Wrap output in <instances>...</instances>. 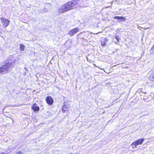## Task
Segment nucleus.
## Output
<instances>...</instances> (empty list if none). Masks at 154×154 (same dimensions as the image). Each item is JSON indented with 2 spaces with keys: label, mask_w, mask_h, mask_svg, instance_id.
I'll use <instances>...</instances> for the list:
<instances>
[{
  "label": "nucleus",
  "mask_w": 154,
  "mask_h": 154,
  "mask_svg": "<svg viewBox=\"0 0 154 154\" xmlns=\"http://www.w3.org/2000/svg\"><path fill=\"white\" fill-rule=\"evenodd\" d=\"M72 9L70 2L63 5L58 10V12L60 14L63 13L69 10Z\"/></svg>",
  "instance_id": "1"
},
{
  "label": "nucleus",
  "mask_w": 154,
  "mask_h": 154,
  "mask_svg": "<svg viewBox=\"0 0 154 154\" xmlns=\"http://www.w3.org/2000/svg\"><path fill=\"white\" fill-rule=\"evenodd\" d=\"M144 141L143 139H140L133 142L131 144V146L133 148H137V146L141 144Z\"/></svg>",
  "instance_id": "2"
},
{
  "label": "nucleus",
  "mask_w": 154,
  "mask_h": 154,
  "mask_svg": "<svg viewBox=\"0 0 154 154\" xmlns=\"http://www.w3.org/2000/svg\"><path fill=\"white\" fill-rule=\"evenodd\" d=\"M79 31V29L78 28H75L71 30L69 32L68 34L70 36H72L74 35L76 33Z\"/></svg>",
  "instance_id": "3"
},
{
  "label": "nucleus",
  "mask_w": 154,
  "mask_h": 154,
  "mask_svg": "<svg viewBox=\"0 0 154 154\" xmlns=\"http://www.w3.org/2000/svg\"><path fill=\"white\" fill-rule=\"evenodd\" d=\"M71 3V6L72 9H74L79 6L78 2L76 0H74L70 2Z\"/></svg>",
  "instance_id": "4"
},
{
  "label": "nucleus",
  "mask_w": 154,
  "mask_h": 154,
  "mask_svg": "<svg viewBox=\"0 0 154 154\" xmlns=\"http://www.w3.org/2000/svg\"><path fill=\"white\" fill-rule=\"evenodd\" d=\"M2 22L3 25L5 27H7L9 24V21L8 19L1 18Z\"/></svg>",
  "instance_id": "5"
},
{
  "label": "nucleus",
  "mask_w": 154,
  "mask_h": 154,
  "mask_svg": "<svg viewBox=\"0 0 154 154\" xmlns=\"http://www.w3.org/2000/svg\"><path fill=\"white\" fill-rule=\"evenodd\" d=\"M46 101L47 103L49 105H51L53 102L52 98L51 97H46Z\"/></svg>",
  "instance_id": "6"
},
{
  "label": "nucleus",
  "mask_w": 154,
  "mask_h": 154,
  "mask_svg": "<svg viewBox=\"0 0 154 154\" xmlns=\"http://www.w3.org/2000/svg\"><path fill=\"white\" fill-rule=\"evenodd\" d=\"M149 79L152 81H154V71H151L149 73Z\"/></svg>",
  "instance_id": "7"
},
{
  "label": "nucleus",
  "mask_w": 154,
  "mask_h": 154,
  "mask_svg": "<svg viewBox=\"0 0 154 154\" xmlns=\"http://www.w3.org/2000/svg\"><path fill=\"white\" fill-rule=\"evenodd\" d=\"M32 109L34 111H38L39 109V107L36 103H34L32 107Z\"/></svg>",
  "instance_id": "8"
},
{
  "label": "nucleus",
  "mask_w": 154,
  "mask_h": 154,
  "mask_svg": "<svg viewBox=\"0 0 154 154\" xmlns=\"http://www.w3.org/2000/svg\"><path fill=\"white\" fill-rule=\"evenodd\" d=\"M115 18L120 20L121 21H125L126 19L125 18L122 17H117L116 16L115 17Z\"/></svg>",
  "instance_id": "9"
},
{
  "label": "nucleus",
  "mask_w": 154,
  "mask_h": 154,
  "mask_svg": "<svg viewBox=\"0 0 154 154\" xmlns=\"http://www.w3.org/2000/svg\"><path fill=\"white\" fill-rule=\"evenodd\" d=\"M67 109L68 108L65 105L63 106L62 107V110L63 112L66 111Z\"/></svg>",
  "instance_id": "10"
},
{
  "label": "nucleus",
  "mask_w": 154,
  "mask_h": 154,
  "mask_svg": "<svg viewBox=\"0 0 154 154\" xmlns=\"http://www.w3.org/2000/svg\"><path fill=\"white\" fill-rule=\"evenodd\" d=\"M25 48V46L23 45H21L20 46V49L21 51H23Z\"/></svg>",
  "instance_id": "11"
},
{
  "label": "nucleus",
  "mask_w": 154,
  "mask_h": 154,
  "mask_svg": "<svg viewBox=\"0 0 154 154\" xmlns=\"http://www.w3.org/2000/svg\"><path fill=\"white\" fill-rule=\"evenodd\" d=\"M106 44V42L105 41L102 42H101V45L103 47H104Z\"/></svg>",
  "instance_id": "12"
},
{
  "label": "nucleus",
  "mask_w": 154,
  "mask_h": 154,
  "mask_svg": "<svg viewBox=\"0 0 154 154\" xmlns=\"http://www.w3.org/2000/svg\"><path fill=\"white\" fill-rule=\"evenodd\" d=\"M115 38H116L118 42H119V40H120V39H119V38H118V36H116L115 37Z\"/></svg>",
  "instance_id": "13"
},
{
  "label": "nucleus",
  "mask_w": 154,
  "mask_h": 154,
  "mask_svg": "<svg viewBox=\"0 0 154 154\" xmlns=\"http://www.w3.org/2000/svg\"><path fill=\"white\" fill-rule=\"evenodd\" d=\"M151 50H154V44L153 45V46L151 48Z\"/></svg>",
  "instance_id": "14"
},
{
  "label": "nucleus",
  "mask_w": 154,
  "mask_h": 154,
  "mask_svg": "<svg viewBox=\"0 0 154 154\" xmlns=\"http://www.w3.org/2000/svg\"><path fill=\"white\" fill-rule=\"evenodd\" d=\"M17 154H21V153L20 152H17Z\"/></svg>",
  "instance_id": "15"
},
{
  "label": "nucleus",
  "mask_w": 154,
  "mask_h": 154,
  "mask_svg": "<svg viewBox=\"0 0 154 154\" xmlns=\"http://www.w3.org/2000/svg\"><path fill=\"white\" fill-rule=\"evenodd\" d=\"M0 154H4V152H2Z\"/></svg>",
  "instance_id": "16"
},
{
  "label": "nucleus",
  "mask_w": 154,
  "mask_h": 154,
  "mask_svg": "<svg viewBox=\"0 0 154 154\" xmlns=\"http://www.w3.org/2000/svg\"><path fill=\"white\" fill-rule=\"evenodd\" d=\"M138 28H139V27H140V26H138Z\"/></svg>",
  "instance_id": "17"
},
{
  "label": "nucleus",
  "mask_w": 154,
  "mask_h": 154,
  "mask_svg": "<svg viewBox=\"0 0 154 154\" xmlns=\"http://www.w3.org/2000/svg\"><path fill=\"white\" fill-rule=\"evenodd\" d=\"M94 65L95 66V67H97V66H96L95 65Z\"/></svg>",
  "instance_id": "18"
},
{
  "label": "nucleus",
  "mask_w": 154,
  "mask_h": 154,
  "mask_svg": "<svg viewBox=\"0 0 154 154\" xmlns=\"http://www.w3.org/2000/svg\"><path fill=\"white\" fill-rule=\"evenodd\" d=\"M102 69V70H103V69Z\"/></svg>",
  "instance_id": "19"
},
{
  "label": "nucleus",
  "mask_w": 154,
  "mask_h": 154,
  "mask_svg": "<svg viewBox=\"0 0 154 154\" xmlns=\"http://www.w3.org/2000/svg\"><path fill=\"white\" fill-rule=\"evenodd\" d=\"M98 33H99V32L97 33L96 34H98Z\"/></svg>",
  "instance_id": "20"
},
{
  "label": "nucleus",
  "mask_w": 154,
  "mask_h": 154,
  "mask_svg": "<svg viewBox=\"0 0 154 154\" xmlns=\"http://www.w3.org/2000/svg\"><path fill=\"white\" fill-rule=\"evenodd\" d=\"M98 68H100L99 67H97Z\"/></svg>",
  "instance_id": "21"
}]
</instances>
